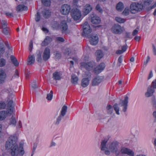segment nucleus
I'll return each mask as SVG.
<instances>
[{"instance_id": "f257e3e1", "label": "nucleus", "mask_w": 156, "mask_h": 156, "mask_svg": "<svg viewBox=\"0 0 156 156\" xmlns=\"http://www.w3.org/2000/svg\"><path fill=\"white\" fill-rule=\"evenodd\" d=\"M12 137V136L10 137L6 141L5 145L6 149L7 150L11 149V154L12 156H17L19 154L21 156L23 155L24 154L23 148V142L20 143L19 147L16 142L13 140Z\"/></svg>"}, {"instance_id": "13d9d810", "label": "nucleus", "mask_w": 156, "mask_h": 156, "mask_svg": "<svg viewBox=\"0 0 156 156\" xmlns=\"http://www.w3.org/2000/svg\"><path fill=\"white\" fill-rule=\"evenodd\" d=\"M153 47V51L154 54V55H156V48L154 46V45L153 44L152 45Z\"/></svg>"}, {"instance_id": "79ce46f5", "label": "nucleus", "mask_w": 156, "mask_h": 156, "mask_svg": "<svg viewBox=\"0 0 156 156\" xmlns=\"http://www.w3.org/2000/svg\"><path fill=\"white\" fill-rule=\"evenodd\" d=\"M65 41L64 39L61 37H57L56 38V41L63 42Z\"/></svg>"}, {"instance_id": "e433bc0d", "label": "nucleus", "mask_w": 156, "mask_h": 156, "mask_svg": "<svg viewBox=\"0 0 156 156\" xmlns=\"http://www.w3.org/2000/svg\"><path fill=\"white\" fill-rule=\"evenodd\" d=\"M53 92L52 90L50 91V93L48 94L46 98L48 100L51 101L52 98Z\"/></svg>"}, {"instance_id": "0e129e2a", "label": "nucleus", "mask_w": 156, "mask_h": 156, "mask_svg": "<svg viewBox=\"0 0 156 156\" xmlns=\"http://www.w3.org/2000/svg\"><path fill=\"white\" fill-rule=\"evenodd\" d=\"M153 76V73L152 71H151L149 73L148 79H149L151 78Z\"/></svg>"}, {"instance_id": "338daca9", "label": "nucleus", "mask_w": 156, "mask_h": 156, "mask_svg": "<svg viewBox=\"0 0 156 156\" xmlns=\"http://www.w3.org/2000/svg\"><path fill=\"white\" fill-rule=\"evenodd\" d=\"M123 53L122 50H118L116 51V53L118 54H120Z\"/></svg>"}, {"instance_id": "58836bf2", "label": "nucleus", "mask_w": 156, "mask_h": 156, "mask_svg": "<svg viewBox=\"0 0 156 156\" xmlns=\"http://www.w3.org/2000/svg\"><path fill=\"white\" fill-rule=\"evenodd\" d=\"M129 8L126 7L122 12V14L125 16H127L129 14Z\"/></svg>"}, {"instance_id": "bb28decb", "label": "nucleus", "mask_w": 156, "mask_h": 156, "mask_svg": "<svg viewBox=\"0 0 156 156\" xmlns=\"http://www.w3.org/2000/svg\"><path fill=\"white\" fill-rule=\"evenodd\" d=\"M27 9L28 8L27 6L22 5H18L16 8L18 12L23 10H27Z\"/></svg>"}, {"instance_id": "2eb2a0df", "label": "nucleus", "mask_w": 156, "mask_h": 156, "mask_svg": "<svg viewBox=\"0 0 156 156\" xmlns=\"http://www.w3.org/2000/svg\"><path fill=\"white\" fill-rule=\"evenodd\" d=\"M6 77V75L5 71L2 69H0V83L5 82Z\"/></svg>"}, {"instance_id": "20e7f679", "label": "nucleus", "mask_w": 156, "mask_h": 156, "mask_svg": "<svg viewBox=\"0 0 156 156\" xmlns=\"http://www.w3.org/2000/svg\"><path fill=\"white\" fill-rule=\"evenodd\" d=\"M13 108L14 104L13 101H9L7 104V111H0V120L2 121L5 119L7 115H11L13 112Z\"/></svg>"}, {"instance_id": "72a5a7b5", "label": "nucleus", "mask_w": 156, "mask_h": 156, "mask_svg": "<svg viewBox=\"0 0 156 156\" xmlns=\"http://www.w3.org/2000/svg\"><path fill=\"white\" fill-rule=\"evenodd\" d=\"M44 5L46 6H49L51 5L50 0H41Z\"/></svg>"}, {"instance_id": "b1692460", "label": "nucleus", "mask_w": 156, "mask_h": 156, "mask_svg": "<svg viewBox=\"0 0 156 156\" xmlns=\"http://www.w3.org/2000/svg\"><path fill=\"white\" fill-rule=\"evenodd\" d=\"M96 55L97 56V61L98 62H99L103 56V53L101 50H97L96 52Z\"/></svg>"}, {"instance_id": "cd10ccee", "label": "nucleus", "mask_w": 156, "mask_h": 156, "mask_svg": "<svg viewBox=\"0 0 156 156\" xmlns=\"http://www.w3.org/2000/svg\"><path fill=\"white\" fill-rule=\"evenodd\" d=\"M10 59L14 65L16 67H17L18 66L19 63L16 58L14 56L11 55Z\"/></svg>"}, {"instance_id": "e2e57ef3", "label": "nucleus", "mask_w": 156, "mask_h": 156, "mask_svg": "<svg viewBox=\"0 0 156 156\" xmlns=\"http://www.w3.org/2000/svg\"><path fill=\"white\" fill-rule=\"evenodd\" d=\"M130 36V33L126 32L125 33V37L126 38H129Z\"/></svg>"}, {"instance_id": "09e8293b", "label": "nucleus", "mask_w": 156, "mask_h": 156, "mask_svg": "<svg viewBox=\"0 0 156 156\" xmlns=\"http://www.w3.org/2000/svg\"><path fill=\"white\" fill-rule=\"evenodd\" d=\"M123 60V56L122 55H120L118 58V62L119 64H121ZM119 66H120V64L119 65Z\"/></svg>"}, {"instance_id": "ea45409f", "label": "nucleus", "mask_w": 156, "mask_h": 156, "mask_svg": "<svg viewBox=\"0 0 156 156\" xmlns=\"http://www.w3.org/2000/svg\"><path fill=\"white\" fill-rule=\"evenodd\" d=\"M35 20L36 22H39L41 19V15L39 12H37L35 15Z\"/></svg>"}, {"instance_id": "412c9836", "label": "nucleus", "mask_w": 156, "mask_h": 156, "mask_svg": "<svg viewBox=\"0 0 156 156\" xmlns=\"http://www.w3.org/2000/svg\"><path fill=\"white\" fill-rule=\"evenodd\" d=\"M91 20V23L93 24H98L101 22L100 17L97 16H94Z\"/></svg>"}, {"instance_id": "c85d7f7f", "label": "nucleus", "mask_w": 156, "mask_h": 156, "mask_svg": "<svg viewBox=\"0 0 156 156\" xmlns=\"http://www.w3.org/2000/svg\"><path fill=\"white\" fill-rule=\"evenodd\" d=\"M78 80V78L75 75H73L71 76V82L73 84H76Z\"/></svg>"}, {"instance_id": "7c9ffc66", "label": "nucleus", "mask_w": 156, "mask_h": 156, "mask_svg": "<svg viewBox=\"0 0 156 156\" xmlns=\"http://www.w3.org/2000/svg\"><path fill=\"white\" fill-rule=\"evenodd\" d=\"M2 32L6 35H9L10 34V30L7 27H5L3 29Z\"/></svg>"}, {"instance_id": "6ab92c4d", "label": "nucleus", "mask_w": 156, "mask_h": 156, "mask_svg": "<svg viewBox=\"0 0 156 156\" xmlns=\"http://www.w3.org/2000/svg\"><path fill=\"white\" fill-rule=\"evenodd\" d=\"M62 27V31L63 33H67L68 29V25L66 23L65 21H62L61 23Z\"/></svg>"}, {"instance_id": "bf43d9fd", "label": "nucleus", "mask_w": 156, "mask_h": 156, "mask_svg": "<svg viewBox=\"0 0 156 156\" xmlns=\"http://www.w3.org/2000/svg\"><path fill=\"white\" fill-rule=\"evenodd\" d=\"M138 33V31L136 29L134 30L133 33H132V35L133 36H135Z\"/></svg>"}, {"instance_id": "7ed1b4c3", "label": "nucleus", "mask_w": 156, "mask_h": 156, "mask_svg": "<svg viewBox=\"0 0 156 156\" xmlns=\"http://www.w3.org/2000/svg\"><path fill=\"white\" fill-rule=\"evenodd\" d=\"M142 3H132L130 5V12L132 13L135 14L141 11L145 6H148L151 3V0H142Z\"/></svg>"}, {"instance_id": "f704fd0d", "label": "nucleus", "mask_w": 156, "mask_h": 156, "mask_svg": "<svg viewBox=\"0 0 156 156\" xmlns=\"http://www.w3.org/2000/svg\"><path fill=\"white\" fill-rule=\"evenodd\" d=\"M114 109L116 112V113L117 115H119V108L118 106V104L117 103L115 104L113 106Z\"/></svg>"}, {"instance_id": "4d7b16f0", "label": "nucleus", "mask_w": 156, "mask_h": 156, "mask_svg": "<svg viewBox=\"0 0 156 156\" xmlns=\"http://www.w3.org/2000/svg\"><path fill=\"white\" fill-rule=\"evenodd\" d=\"M5 15L8 16L13 17V14L12 12H7L5 13Z\"/></svg>"}, {"instance_id": "c9c22d12", "label": "nucleus", "mask_w": 156, "mask_h": 156, "mask_svg": "<svg viewBox=\"0 0 156 156\" xmlns=\"http://www.w3.org/2000/svg\"><path fill=\"white\" fill-rule=\"evenodd\" d=\"M116 21L119 23H123L126 21V20L123 19L121 18L120 17H116L115 18Z\"/></svg>"}, {"instance_id": "4c0bfd02", "label": "nucleus", "mask_w": 156, "mask_h": 156, "mask_svg": "<svg viewBox=\"0 0 156 156\" xmlns=\"http://www.w3.org/2000/svg\"><path fill=\"white\" fill-rule=\"evenodd\" d=\"M6 64V60L3 58L0 59V67H2L4 66Z\"/></svg>"}, {"instance_id": "f8f14e48", "label": "nucleus", "mask_w": 156, "mask_h": 156, "mask_svg": "<svg viewBox=\"0 0 156 156\" xmlns=\"http://www.w3.org/2000/svg\"><path fill=\"white\" fill-rule=\"evenodd\" d=\"M105 67L104 63L101 62L99 65L94 68L93 72L96 74H98L102 72Z\"/></svg>"}, {"instance_id": "a878e982", "label": "nucleus", "mask_w": 156, "mask_h": 156, "mask_svg": "<svg viewBox=\"0 0 156 156\" xmlns=\"http://www.w3.org/2000/svg\"><path fill=\"white\" fill-rule=\"evenodd\" d=\"M51 12L48 9H45L43 12V17L46 19L49 18L51 16Z\"/></svg>"}, {"instance_id": "69168bd1", "label": "nucleus", "mask_w": 156, "mask_h": 156, "mask_svg": "<svg viewBox=\"0 0 156 156\" xmlns=\"http://www.w3.org/2000/svg\"><path fill=\"white\" fill-rule=\"evenodd\" d=\"M5 45L6 46V47L8 48L9 49H10V45H9V43L7 41L5 42Z\"/></svg>"}, {"instance_id": "f03ea898", "label": "nucleus", "mask_w": 156, "mask_h": 156, "mask_svg": "<svg viewBox=\"0 0 156 156\" xmlns=\"http://www.w3.org/2000/svg\"><path fill=\"white\" fill-rule=\"evenodd\" d=\"M83 28V30L82 33L83 36L88 38H91L90 41L91 44L92 45L97 44L98 42V36L97 35L93 36L90 34L91 32L92 29L87 22H85L84 23Z\"/></svg>"}, {"instance_id": "4468645a", "label": "nucleus", "mask_w": 156, "mask_h": 156, "mask_svg": "<svg viewBox=\"0 0 156 156\" xmlns=\"http://www.w3.org/2000/svg\"><path fill=\"white\" fill-rule=\"evenodd\" d=\"M121 151L122 154H126L130 156H134V152L127 148H122Z\"/></svg>"}, {"instance_id": "680f3d73", "label": "nucleus", "mask_w": 156, "mask_h": 156, "mask_svg": "<svg viewBox=\"0 0 156 156\" xmlns=\"http://www.w3.org/2000/svg\"><path fill=\"white\" fill-rule=\"evenodd\" d=\"M42 30L43 31L46 32V33H48L49 32L48 30L46 28L43 27L42 28Z\"/></svg>"}, {"instance_id": "a211bd4d", "label": "nucleus", "mask_w": 156, "mask_h": 156, "mask_svg": "<svg viewBox=\"0 0 156 156\" xmlns=\"http://www.w3.org/2000/svg\"><path fill=\"white\" fill-rule=\"evenodd\" d=\"M128 97L126 96L125 98V99L124 100H122V106H124V108L123 109V111L124 112H126L127 110V104L128 103Z\"/></svg>"}, {"instance_id": "dca6fc26", "label": "nucleus", "mask_w": 156, "mask_h": 156, "mask_svg": "<svg viewBox=\"0 0 156 156\" xmlns=\"http://www.w3.org/2000/svg\"><path fill=\"white\" fill-rule=\"evenodd\" d=\"M52 41V39L51 37L47 36L46 37L44 40L42 42L41 45L42 46H45L48 45Z\"/></svg>"}, {"instance_id": "a18cd8bd", "label": "nucleus", "mask_w": 156, "mask_h": 156, "mask_svg": "<svg viewBox=\"0 0 156 156\" xmlns=\"http://www.w3.org/2000/svg\"><path fill=\"white\" fill-rule=\"evenodd\" d=\"M1 23L3 27H6L7 26V23L6 21L4 20H2Z\"/></svg>"}, {"instance_id": "c756f323", "label": "nucleus", "mask_w": 156, "mask_h": 156, "mask_svg": "<svg viewBox=\"0 0 156 156\" xmlns=\"http://www.w3.org/2000/svg\"><path fill=\"white\" fill-rule=\"evenodd\" d=\"M107 140H102L101 144V150L102 151H104L106 148V144L107 142Z\"/></svg>"}, {"instance_id": "393cba45", "label": "nucleus", "mask_w": 156, "mask_h": 156, "mask_svg": "<svg viewBox=\"0 0 156 156\" xmlns=\"http://www.w3.org/2000/svg\"><path fill=\"white\" fill-rule=\"evenodd\" d=\"M124 6L123 3L121 2H119L116 5V8L117 10L119 12L122 11L124 9Z\"/></svg>"}, {"instance_id": "864d4df0", "label": "nucleus", "mask_w": 156, "mask_h": 156, "mask_svg": "<svg viewBox=\"0 0 156 156\" xmlns=\"http://www.w3.org/2000/svg\"><path fill=\"white\" fill-rule=\"evenodd\" d=\"M14 77H19V73L18 70L17 69L16 70L15 72V73L14 74Z\"/></svg>"}, {"instance_id": "39448f33", "label": "nucleus", "mask_w": 156, "mask_h": 156, "mask_svg": "<svg viewBox=\"0 0 156 156\" xmlns=\"http://www.w3.org/2000/svg\"><path fill=\"white\" fill-rule=\"evenodd\" d=\"M71 15L72 18L76 21L80 20L82 16L81 12L77 9H72L71 12Z\"/></svg>"}, {"instance_id": "8fccbe9b", "label": "nucleus", "mask_w": 156, "mask_h": 156, "mask_svg": "<svg viewBox=\"0 0 156 156\" xmlns=\"http://www.w3.org/2000/svg\"><path fill=\"white\" fill-rule=\"evenodd\" d=\"M37 144H34L32 153L31 155V156H33V154L34 153V152L35 151V150L37 148Z\"/></svg>"}, {"instance_id": "6e6d98bb", "label": "nucleus", "mask_w": 156, "mask_h": 156, "mask_svg": "<svg viewBox=\"0 0 156 156\" xmlns=\"http://www.w3.org/2000/svg\"><path fill=\"white\" fill-rule=\"evenodd\" d=\"M106 108L107 110L108 111L111 109V111L110 112V113H111L112 112V107L111 105H107Z\"/></svg>"}, {"instance_id": "774afa93", "label": "nucleus", "mask_w": 156, "mask_h": 156, "mask_svg": "<svg viewBox=\"0 0 156 156\" xmlns=\"http://www.w3.org/2000/svg\"><path fill=\"white\" fill-rule=\"evenodd\" d=\"M140 39V37L139 36H135L134 37V39L137 41H139Z\"/></svg>"}, {"instance_id": "49530a36", "label": "nucleus", "mask_w": 156, "mask_h": 156, "mask_svg": "<svg viewBox=\"0 0 156 156\" xmlns=\"http://www.w3.org/2000/svg\"><path fill=\"white\" fill-rule=\"evenodd\" d=\"M6 107V105L4 102H0V109H4Z\"/></svg>"}, {"instance_id": "37998d69", "label": "nucleus", "mask_w": 156, "mask_h": 156, "mask_svg": "<svg viewBox=\"0 0 156 156\" xmlns=\"http://www.w3.org/2000/svg\"><path fill=\"white\" fill-rule=\"evenodd\" d=\"M96 9L97 11H98L99 12L102 13L103 12V10L101 8V7L99 4H98L96 7Z\"/></svg>"}, {"instance_id": "aec40b11", "label": "nucleus", "mask_w": 156, "mask_h": 156, "mask_svg": "<svg viewBox=\"0 0 156 156\" xmlns=\"http://www.w3.org/2000/svg\"><path fill=\"white\" fill-rule=\"evenodd\" d=\"M102 80L99 76H97L93 80L92 82V85L93 86H95L98 85L102 81Z\"/></svg>"}, {"instance_id": "f3484780", "label": "nucleus", "mask_w": 156, "mask_h": 156, "mask_svg": "<svg viewBox=\"0 0 156 156\" xmlns=\"http://www.w3.org/2000/svg\"><path fill=\"white\" fill-rule=\"evenodd\" d=\"M53 79L56 80H60L62 78V73L61 71H57L54 72L53 74Z\"/></svg>"}, {"instance_id": "1a4fd4ad", "label": "nucleus", "mask_w": 156, "mask_h": 156, "mask_svg": "<svg viewBox=\"0 0 156 156\" xmlns=\"http://www.w3.org/2000/svg\"><path fill=\"white\" fill-rule=\"evenodd\" d=\"M112 30L115 34H120L123 32L124 29L118 24H115L112 28Z\"/></svg>"}, {"instance_id": "9b49d317", "label": "nucleus", "mask_w": 156, "mask_h": 156, "mask_svg": "<svg viewBox=\"0 0 156 156\" xmlns=\"http://www.w3.org/2000/svg\"><path fill=\"white\" fill-rule=\"evenodd\" d=\"M71 6L67 4L62 5L60 10L61 14L63 15H68L70 11Z\"/></svg>"}, {"instance_id": "2f4dec72", "label": "nucleus", "mask_w": 156, "mask_h": 156, "mask_svg": "<svg viewBox=\"0 0 156 156\" xmlns=\"http://www.w3.org/2000/svg\"><path fill=\"white\" fill-rule=\"evenodd\" d=\"M67 106L65 105H64L62 107L61 112V115L62 116H64L65 115L67 112Z\"/></svg>"}, {"instance_id": "ddd939ff", "label": "nucleus", "mask_w": 156, "mask_h": 156, "mask_svg": "<svg viewBox=\"0 0 156 156\" xmlns=\"http://www.w3.org/2000/svg\"><path fill=\"white\" fill-rule=\"evenodd\" d=\"M50 56V49L46 48L44 49L43 55V58L44 61H46L48 60Z\"/></svg>"}, {"instance_id": "473e14b6", "label": "nucleus", "mask_w": 156, "mask_h": 156, "mask_svg": "<svg viewBox=\"0 0 156 156\" xmlns=\"http://www.w3.org/2000/svg\"><path fill=\"white\" fill-rule=\"evenodd\" d=\"M16 123V121L15 118L13 116H12V117L10 119V122L9 124L10 125H12L15 126Z\"/></svg>"}, {"instance_id": "6e6552de", "label": "nucleus", "mask_w": 156, "mask_h": 156, "mask_svg": "<svg viewBox=\"0 0 156 156\" xmlns=\"http://www.w3.org/2000/svg\"><path fill=\"white\" fill-rule=\"evenodd\" d=\"M95 65V63L93 61H90L87 62L81 63V66L88 71L92 70Z\"/></svg>"}, {"instance_id": "603ef678", "label": "nucleus", "mask_w": 156, "mask_h": 156, "mask_svg": "<svg viewBox=\"0 0 156 156\" xmlns=\"http://www.w3.org/2000/svg\"><path fill=\"white\" fill-rule=\"evenodd\" d=\"M64 54H68V55H69L70 54H71L70 49L69 48H67L65 50V51L64 52Z\"/></svg>"}, {"instance_id": "de8ad7c7", "label": "nucleus", "mask_w": 156, "mask_h": 156, "mask_svg": "<svg viewBox=\"0 0 156 156\" xmlns=\"http://www.w3.org/2000/svg\"><path fill=\"white\" fill-rule=\"evenodd\" d=\"M37 60L39 62H41L42 61V58L40 54L39 53L37 55Z\"/></svg>"}, {"instance_id": "4be33fe9", "label": "nucleus", "mask_w": 156, "mask_h": 156, "mask_svg": "<svg viewBox=\"0 0 156 156\" xmlns=\"http://www.w3.org/2000/svg\"><path fill=\"white\" fill-rule=\"evenodd\" d=\"M92 9V8L89 4H87L85 5L83 11L85 14L86 15L90 12Z\"/></svg>"}, {"instance_id": "9d476101", "label": "nucleus", "mask_w": 156, "mask_h": 156, "mask_svg": "<svg viewBox=\"0 0 156 156\" xmlns=\"http://www.w3.org/2000/svg\"><path fill=\"white\" fill-rule=\"evenodd\" d=\"M153 87L150 86L148 87L147 92L145 93L147 97H149L153 94L154 91V88H156V80L153 81L152 83Z\"/></svg>"}, {"instance_id": "052dcab7", "label": "nucleus", "mask_w": 156, "mask_h": 156, "mask_svg": "<svg viewBox=\"0 0 156 156\" xmlns=\"http://www.w3.org/2000/svg\"><path fill=\"white\" fill-rule=\"evenodd\" d=\"M127 49V48L126 46L124 45L122 47V52H125Z\"/></svg>"}, {"instance_id": "3c124183", "label": "nucleus", "mask_w": 156, "mask_h": 156, "mask_svg": "<svg viewBox=\"0 0 156 156\" xmlns=\"http://www.w3.org/2000/svg\"><path fill=\"white\" fill-rule=\"evenodd\" d=\"M31 87L33 89H35L37 87L35 82H34L31 83Z\"/></svg>"}, {"instance_id": "423d86ee", "label": "nucleus", "mask_w": 156, "mask_h": 156, "mask_svg": "<svg viewBox=\"0 0 156 156\" xmlns=\"http://www.w3.org/2000/svg\"><path fill=\"white\" fill-rule=\"evenodd\" d=\"M118 142L114 141L112 142L109 146V149L111 152L115 153L116 156H118L120 153V151H118Z\"/></svg>"}, {"instance_id": "5701e85b", "label": "nucleus", "mask_w": 156, "mask_h": 156, "mask_svg": "<svg viewBox=\"0 0 156 156\" xmlns=\"http://www.w3.org/2000/svg\"><path fill=\"white\" fill-rule=\"evenodd\" d=\"M35 57L34 55H30L27 59V64L29 65H32L35 62Z\"/></svg>"}, {"instance_id": "0eeeda50", "label": "nucleus", "mask_w": 156, "mask_h": 156, "mask_svg": "<svg viewBox=\"0 0 156 156\" xmlns=\"http://www.w3.org/2000/svg\"><path fill=\"white\" fill-rule=\"evenodd\" d=\"M84 76L87 78H83L81 82V86L84 87H87L89 84L90 81L89 79H90L91 77L90 73L89 72H86Z\"/></svg>"}, {"instance_id": "c03bdc74", "label": "nucleus", "mask_w": 156, "mask_h": 156, "mask_svg": "<svg viewBox=\"0 0 156 156\" xmlns=\"http://www.w3.org/2000/svg\"><path fill=\"white\" fill-rule=\"evenodd\" d=\"M54 53V55H55V56L57 57V58H59L61 57V54L58 51H55Z\"/></svg>"}, {"instance_id": "5fc2aeb1", "label": "nucleus", "mask_w": 156, "mask_h": 156, "mask_svg": "<svg viewBox=\"0 0 156 156\" xmlns=\"http://www.w3.org/2000/svg\"><path fill=\"white\" fill-rule=\"evenodd\" d=\"M61 120V116H59L57 119V121L56 122V124H58Z\"/></svg>"}, {"instance_id": "a19ab883", "label": "nucleus", "mask_w": 156, "mask_h": 156, "mask_svg": "<svg viewBox=\"0 0 156 156\" xmlns=\"http://www.w3.org/2000/svg\"><path fill=\"white\" fill-rule=\"evenodd\" d=\"M33 47V42L32 40H31L30 42L29 50L30 52H31Z\"/></svg>"}]
</instances>
